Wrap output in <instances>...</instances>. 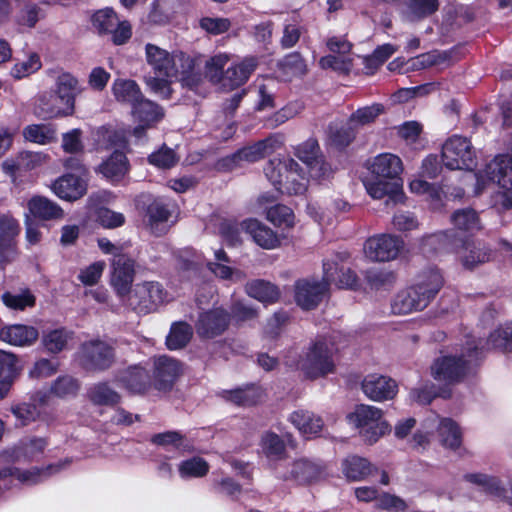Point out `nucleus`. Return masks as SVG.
I'll return each instance as SVG.
<instances>
[{"label":"nucleus","mask_w":512,"mask_h":512,"mask_svg":"<svg viewBox=\"0 0 512 512\" xmlns=\"http://www.w3.org/2000/svg\"><path fill=\"white\" fill-rule=\"evenodd\" d=\"M296 166L297 162L292 158H274L265 165L264 173L275 189L282 193L287 172H289V169L295 168Z\"/></svg>","instance_id":"35"},{"label":"nucleus","mask_w":512,"mask_h":512,"mask_svg":"<svg viewBox=\"0 0 512 512\" xmlns=\"http://www.w3.org/2000/svg\"><path fill=\"white\" fill-rule=\"evenodd\" d=\"M324 281L327 286L334 283L340 288H353L356 285L357 277L353 271L344 266H339L337 261L325 260L323 263Z\"/></svg>","instance_id":"34"},{"label":"nucleus","mask_w":512,"mask_h":512,"mask_svg":"<svg viewBox=\"0 0 512 512\" xmlns=\"http://www.w3.org/2000/svg\"><path fill=\"white\" fill-rule=\"evenodd\" d=\"M229 60L230 57L226 53H219L209 58L205 63V78L221 88L224 80V67Z\"/></svg>","instance_id":"42"},{"label":"nucleus","mask_w":512,"mask_h":512,"mask_svg":"<svg viewBox=\"0 0 512 512\" xmlns=\"http://www.w3.org/2000/svg\"><path fill=\"white\" fill-rule=\"evenodd\" d=\"M295 155L307 165L310 177L314 179L325 178L331 168L320 156V148L315 139H308L295 147Z\"/></svg>","instance_id":"17"},{"label":"nucleus","mask_w":512,"mask_h":512,"mask_svg":"<svg viewBox=\"0 0 512 512\" xmlns=\"http://www.w3.org/2000/svg\"><path fill=\"white\" fill-rule=\"evenodd\" d=\"M434 427H437L440 442L445 448L456 450L460 447L462 432L454 420L450 418L439 419L438 416H434L425 421V429H432Z\"/></svg>","instance_id":"23"},{"label":"nucleus","mask_w":512,"mask_h":512,"mask_svg":"<svg viewBox=\"0 0 512 512\" xmlns=\"http://www.w3.org/2000/svg\"><path fill=\"white\" fill-rule=\"evenodd\" d=\"M459 241L463 250V252H460V258L465 267L473 268L477 264L484 263L490 259V252L488 250L476 247L462 240Z\"/></svg>","instance_id":"47"},{"label":"nucleus","mask_w":512,"mask_h":512,"mask_svg":"<svg viewBox=\"0 0 512 512\" xmlns=\"http://www.w3.org/2000/svg\"><path fill=\"white\" fill-rule=\"evenodd\" d=\"M476 181L474 194H481L488 184L496 183L501 189L493 198L494 206L508 210L512 208V156H495L483 170L469 174Z\"/></svg>","instance_id":"4"},{"label":"nucleus","mask_w":512,"mask_h":512,"mask_svg":"<svg viewBox=\"0 0 512 512\" xmlns=\"http://www.w3.org/2000/svg\"><path fill=\"white\" fill-rule=\"evenodd\" d=\"M181 364L169 356H159L154 360V378L159 390H168L181 374Z\"/></svg>","instance_id":"29"},{"label":"nucleus","mask_w":512,"mask_h":512,"mask_svg":"<svg viewBox=\"0 0 512 512\" xmlns=\"http://www.w3.org/2000/svg\"><path fill=\"white\" fill-rule=\"evenodd\" d=\"M23 136L30 142L43 145L53 140L54 131L47 125L32 124L24 128Z\"/></svg>","instance_id":"56"},{"label":"nucleus","mask_w":512,"mask_h":512,"mask_svg":"<svg viewBox=\"0 0 512 512\" xmlns=\"http://www.w3.org/2000/svg\"><path fill=\"white\" fill-rule=\"evenodd\" d=\"M149 380L148 372L140 366L130 367L119 379V381L133 393L144 392L149 385Z\"/></svg>","instance_id":"38"},{"label":"nucleus","mask_w":512,"mask_h":512,"mask_svg":"<svg viewBox=\"0 0 512 512\" xmlns=\"http://www.w3.org/2000/svg\"><path fill=\"white\" fill-rule=\"evenodd\" d=\"M209 471V464L201 457H191L178 465V473L182 479L201 478Z\"/></svg>","instance_id":"45"},{"label":"nucleus","mask_w":512,"mask_h":512,"mask_svg":"<svg viewBox=\"0 0 512 512\" xmlns=\"http://www.w3.org/2000/svg\"><path fill=\"white\" fill-rule=\"evenodd\" d=\"M61 471V465H49L45 468H31L29 470H20L18 468H4L0 470V479L15 477L19 482L25 485L37 484L46 480L48 477Z\"/></svg>","instance_id":"30"},{"label":"nucleus","mask_w":512,"mask_h":512,"mask_svg":"<svg viewBox=\"0 0 512 512\" xmlns=\"http://www.w3.org/2000/svg\"><path fill=\"white\" fill-rule=\"evenodd\" d=\"M151 442L160 446H173L177 449L190 451L192 445L184 443V436L176 431H167L159 434H155L151 438Z\"/></svg>","instance_id":"61"},{"label":"nucleus","mask_w":512,"mask_h":512,"mask_svg":"<svg viewBox=\"0 0 512 512\" xmlns=\"http://www.w3.org/2000/svg\"><path fill=\"white\" fill-rule=\"evenodd\" d=\"M111 285L117 295L124 297L130 291L135 275V262L125 254L115 255L111 263Z\"/></svg>","instance_id":"16"},{"label":"nucleus","mask_w":512,"mask_h":512,"mask_svg":"<svg viewBox=\"0 0 512 512\" xmlns=\"http://www.w3.org/2000/svg\"><path fill=\"white\" fill-rule=\"evenodd\" d=\"M284 143L281 134H272L252 145L245 146L227 159L232 166H241L243 163H253L279 149Z\"/></svg>","instance_id":"13"},{"label":"nucleus","mask_w":512,"mask_h":512,"mask_svg":"<svg viewBox=\"0 0 512 512\" xmlns=\"http://www.w3.org/2000/svg\"><path fill=\"white\" fill-rule=\"evenodd\" d=\"M356 130L349 120L342 125L331 124L329 126V138L337 147H345L355 138Z\"/></svg>","instance_id":"52"},{"label":"nucleus","mask_w":512,"mask_h":512,"mask_svg":"<svg viewBox=\"0 0 512 512\" xmlns=\"http://www.w3.org/2000/svg\"><path fill=\"white\" fill-rule=\"evenodd\" d=\"M409 188L412 193L424 196L434 209L441 207L443 192L439 187L417 178L410 182Z\"/></svg>","instance_id":"43"},{"label":"nucleus","mask_w":512,"mask_h":512,"mask_svg":"<svg viewBox=\"0 0 512 512\" xmlns=\"http://www.w3.org/2000/svg\"><path fill=\"white\" fill-rule=\"evenodd\" d=\"M283 75L287 78L302 76L306 73V64L298 53L287 55L280 63Z\"/></svg>","instance_id":"60"},{"label":"nucleus","mask_w":512,"mask_h":512,"mask_svg":"<svg viewBox=\"0 0 512 512\" xmlns=\"http://www.w3.org/2000/svg\"><path fill=\"white\" fill-rule=\"evenodd\" d=\"M266 218L269 222L279 228H291L295 224L293 211L285 205H275L266 212Z\"/></svg>","instance_id":"49"},{"label":"nucleus","mask_w":512,"mask_h":512,"mask_svg":"<svg viewBox=\"0 0 512 512\" xmlns=\"http://www.w3.org/2000/svg\"><path fill=\"white\" fill-rule=\"evenodd\" d=\"M364 394L371 400L382 402L393 399L398 391L396 382L378 374L367 375L362 382Z\"/></svg>","instance_id":"22"},{"label":"nucleus","mask_w":512,"mask_h":512,"mask_svg":"<svg viewBox=\"0 0 512 512\" xmlns=\"http://www.w3.org/2000/svg\"><path fill=\"white\" fill-rule=\"evenodd\" d=\"M2 299L7 307L15 310H24L35 305V297L29 291L17 294L7 292L3 294Z\"/></svg>","instance_id":"62"},{"label":"nucleus","mask_w":512,"mask_h":512,"mask_svg":"<svg viewBox=\"0 0 512 512\" xmlns=\"http://www.w3.org/2000/svg\"><path fill=\"white\" fill-rule=\"evenodd\" d=\"M228 399L238 405H254L262 400L263 391L260 387L251 385L228 392Z\"/></svg>","instance_id":"48"},{"label":"nucleus","mask_w":512,"mask_h":512,"mask_svg":"<svg viewBox=\"0 0 512 512\" xmlns=\"http://www.w3.org/2000/svg\"><path fill=\"white\" fill-rule=\"evenodd\" d=\"M172 16V2L170 0H157L153 2L148 18L154 24L164 25L171 20Z\"/></svg>","instance_id":"59"},{"label":"nucleus","mask_w":512,"mask_h":512,"mask_svg":"<svg viewBox=\"0 0 512 512\" xmlns=\"http://www.w3.org/2000/svg\"><path fill=\"white\" fill-rule=\"evenodd\" d=\"M484 349L482 340L468 336L465 351L459 357L442 356L431 365V375L438 382L454 383L461 380Z\"/></svg>","instance_id":"5"},{"label":"nucleus","mask_w":512,"mask_h":512,"mask_svg":"<svg viewBox=\"0 0 512 512\" xmlns=\"http://www.w3.org/2000/svg\"><path fill=\"white\" fill-rule=\"evenodd\" d=\"M402 170L398 156L391 153L375 156L368 164L369 175L363 180L369 196L376 200L388 197V201H401L403 192L399 176Z\"/></svg>","instance_id":"1"},{"label":"nucleus","mask_w":512,"mask_h":512,"mask_svg":"<svg viewBox=\"0 0 512 512\" xmlns=\"http://www.w3.org/2000/svg\"><path fill=\"white\" fill-rule=\"evenodd\" d=\"M341 471L347 481L360 482L376 474L378 468L364 457L349 455L342 460Z\"/></svg>","instance_id":"28"},{"label":"nucleus","mask_w":512,"mask_h":512,"mask_svg":"<svg viewBox=\"0 0 512 512\" xmlns=\"http://www.w3.org/2000/svg\"><path fill=\"white\" fill-rule=\"evenodd\" d=\"M89 400L96 405H115L120 401V395L105 382L92 385L88 390Z\"/></svg>","instance_id":"44"},{"label":"nucleus","mask_w":512,"mask_h":512,"mask_svg":"<svg viewBox=\"0 0 512 512\" xmlns=\"http://www.w3.org/2000/svg\"><path fill=\"white\" fill-rule=\"evenodd\" d=\"M240 226L261 248L272 250L280 246L281 241L276 232L257 219H246Z\"/></svg>","instance_id":"27"},{"label":"nucleus","mask_w":512,"mask_h":512,"mask_svg":"<svg viewBox=\"0 0 512 512\" xmlns=\"http://www.w3.org/2000/svg\"><path fill=\"white\" fill-rule=\"evenodd\" d=\"M439 8L438 0H411L407 3L404 17L411 22L429 17Z\"/></svg>","instance_id":"39"},{"label":"nucleus","mask_w":512,"mask_h":512,"mask_svg":"<svg viewBox=\"0 0 512 512\" xmlns=\"http://www.w3.org/2000/svg\"><path fill=\"white\" fill-rule=\"evenodd\" d=\"M273 472L281 480L304 484L324 478L326 476V466L320 461L298 459L289 463H276Z\"/></svg>","instance_id":"8"},{"label":"nucleus","mask_w":512,"mask_h":512,"mask_svg":"<svg viewBox=\"0 0 512 512\" xmlns=\"http://www.w3.org/2000/svg\"><path fill=\"white\" fill-rule=\"evenodd\" d=\"M112 93L116 101L131 106V113L139 114L144 108L155 116L157 111L151 101L144 98L138 84L130 79H116L112 84Z\"/></svg>","instance_id":"14"},{"label":"nucleus","mask_w":512,"mask_h":512,"mask_svg":"<svg viewBox=\"0 0 512 512\" xmlns=\"http://www.w3.org/2000/svg\"><path fill=\"white\" fill-rule=\"evenodd\" d=\"M1 338L15 346L30 345L38 338V331L32 326L12 325L0 332Z\"/></svg>","instance_id":"36"},{"label":"nucleus","mask_w":512,"mask_h":512,"mask_svg":"<svg viewBox=\"0 0 512 512\" xmlns=\"http://www.w3.org/2000/svg\"><path fill=\"white\" fill-rule=\"evenodd\" d=\"M338 348L331 339L321 337L308 347L305 355L297 363L306 377L316 379L332 373L335 368L334 355Z\"/></svg>","instance_id":"6"},{"label":"nucleus","mask_w":512,"mask_h":512,"mask_svg":"<svg viewBox=\"0 0 512 512\" xmlns=\"http://www.w3.org/2000/svg\"><path fill=\"white\" fill-rule=\"evenodd\" d=\"M348 422L359 432L364 442L376 443L389 431L388 423L382 419V410L371 405H358L348 414Z\"/></svg>","instance_id":"7"},{"label":"nucleus","mask_w":512,"mask_h":512,"mask_svg":"<svg viewBox=\"0 0 512 512\" xmlns=\"http://www.w3.org/2000/svg\"><path fill=\"white\" fill-rule=\"evenodd\" d=\"M48 77L54 81L55 90L43 93L34 107V114L49 119L61 114L64 97L61 94L64 74L61 70H50Z\"/></svg>","instance_id":"12"},{"label":"nucleus","mask_w":512,"mask_h":512,"mask_svg":"<svg viewBox=\"0 0 512 512\" xmlns=\"http://www.w3.org/2000/svg\"><path fill=\"white\" fill-rule=\"evenodd\" d=\"M151 104L155 107V110L158 112L157 115H155V117L147 108H144L143 111L139 114L132 113L133 118L140 123V125L133 129V135L137 139H141L142 136L145 134V130L147 128L152 127L155 123L160 121L164 115L162 109L156 103L151 101Z\"/></svg>","instance_id":"51"},{"label":"nucleus","mask_w":512,"mask_h":512,"mask_svg":"<svg viewBox=\"0 0 512 512\" xmlns=\"http://www.w3.org/2000/svg\"><path fill=\"white\" fill-rule=\"evenodd\" d=\"M112 197L110 192L103 190L92 194L88 202L90 213H93L99 223L106 228L119 227L123 225L125 221L123 214L101 206V204L109 203Z\"/></svg>","instance_id":"20"},{"label":"nucleus","mask_w":512,"mask_h":512,"mask_svg":"<svg viewBox=\"0 0 512 512\" xmlns=\"http://www.w3.org/2000/svg\"><path fill=\"white\" fill-rule=\"evenodd\" d=\"M258 65L257 58L246 57L239 63L229 66L224 72L222 89L234 90L244 85Z\"/></svg>","instance_id":"26"},{"label":"nucleus","mask_w":512,"mask_h":512,"mask_svg":"<svg viewBox=\"0 0 512 512\" xmlns=\"http://www.w3.org/2000/svg\"><path fill=\"white\" fill-rule=\"evenodd\" d=\"M289 421L307 439L319 435L324 426L322 418L308 410L292 412Z\"/></svg>","instance_id":"31"},{"label":"nucleus","mask_w":512,"mask_h":512,"mask_svg":"<svg viewBox=\"0 0 512 512\" xmlns=\"http://www.w3.org/2000/svg\"><path fill=\"white\" fill-rule=\"evenodd\" d=\"M126 296L127 305L139 314L155 311L167 299L162 285L154 281L136 284Z\"/></svg>","instance_id":"10"},{"label":"nucleus","mask_w":512,"mask_h":512,"mask_svg":"<svg viewBox=\"0 0 512 512\" xmlns=\"http://www.w3.org/2000/svg\"><path fill=\"white\" fill-rule=\"evenodd\" d=\"M327 291V283L310 282L308 280H299L295 285L296 303L305 310L315 308Z\"/></svg>","instance_id":"25"},{"label":"nucleus","mask_w":512,"mask_h":512,"mask_svg":"<svg viewBox=\"0 0 512 512\" xmlns=\"http://www.w3.org/2000/svg\"><path fill=\"white\" fill-rule=\"evenodd\" d=\"M27 210L25 216L35 221H49L58 219L62 215V208L44 196H33L27 202Z\"/></svg>","instance_id":"32"},{"label":"nucleus","mask_w":512,"mask_h":512,"mask_svg":"<svg viewBox=\"0 0 512 512\" xmlns=\"http://www.w3.org/2000/svg\"><path fill=\"white\" fill-rule=\"evenodd\" d=\"M117 23V14L111 8L100 9L92 16V25L99 34L112 32Z\"/></svg>","instance_id":"53"},{"label":"nucleus","mask_w":512,"mask_h":512,"mask_svg":"<svg viewBox=\"0 0 512 512\" xmlns=\"http://www.w3.org/2000/svg\"><path fill=\"white\" fill-rule=\"evenodd\" d=\"M319 64L323 69L331 68L338 72L348 73L352 68L353 59L348 54H331L322 57L319 60Z\"/></svg>","instance_id":"58"},{"label":"nucleus","mask_w":512,"mask_h":512,"mask_svg":"<svg viewBox=\"0 0 512 512\" xmlns=\"http://www.w3.org/2000/svg\"><path fill=\"white\" fill-rule=\"evenodd\" d=\"M110 138L115 151L99 166V172L111 182H118L129 169L128 160L122 151L127 146V140L124 133L119 132H114Z\"/></svg>","instance_id":"11"},{"label":"nucleus","mask_w":512,"mask_h":512,"mask_svg":"<svg viewBox=\"0 0 512 512\" xmlns=\"http://www.w3.org/2000/svg\"><path fill=\"white\" fill-rule=\"evenodd\" d=\"M246 292L250 297L265 304L274 303L279 297L277 287L264 280H254L247 283Z\"/></svg>","instance_id":"40"},{"label":"nucleus","mask_w":512,"mask_h":512,"mask_svg":"<svg viewBox=\"0 0 512 512\" xmlns=\"http://www.w3.org/2000/svg\"><path fill=\"white\" fill-rule=\"evenodd\" d=\"M452 223L456 228L463 231H476L480 229V222L477 213L472 209H461L452 215Z\"/></svg>","instance_id":"55"},{"label":"nucleus","mask_w":512,"mask_h":512,"mask_svg":"<svg viewBox=\"0 0 512 512\" xmlns=\"http://www.w3.org/2000/svg\"><path fill=\"white\" fill-rule=\"evenodd\" d=\"M262 453L271 461L276 463L284 462L285 443L283 439L274 432H265L260 441Z\"/></svg>","instance_id":"37"},{"label":"nucleus","mask_w":512,"mask_h":512,"mask_svg":"<svg viewBox=\"0 0 512 512\" xmlns=\"http://www.w3.org/2000/svg\"><path fill=\"white\" fill-rule=\"evenodd\" d=\"M466 479L479 486L485 493L508 502L512 506V484L509 490L505 489L500 480L486 474H468Z\"/></svg>","instance_id":"33"},{"label":"nucleus","mask_w":512,"mask_h":512,"mask_svg":"<svg viewBox=\"0 0 512 512\" xmlns=\"http://www.w3.org/2000/svg\"><path fill=\"white\" fill-rule=\"evenodd\" d=\"M208 268L216 277L233 283L243 281L246 278L243 271L233 269L225 263H208Z\"/></svg>","instance_id":"64"},{"label":"nucleus","mask_w":512,"mask_h":512,"mask_svg":"<svg viewBox=\"0 0 512 512\" xmlns=\"http://www.w3.org/2000/svg\"><path fill=\"white\" fill-rule=\"evenodd\" d=\"M81 359L83 364L91 369L105 370L114 362L113 348L103 341H91L81 346Z\"/></svg>","instance_id":"18"},{"label":"nucleus","mask_w":512,"mask_h":512,"mask_svg":"<svg viewBox=\"0 0 512 512\" xmlns=\"http://www.w3.org/2000/svg\"><path fill=\"white\" fill-rule=\"evenodd\" d=\"M89 175L78 159L66 161V201L81 198L87 191Z\"/></svg>","instance_id":"21"},{"label":"nucleus","mask_w":512,"mask_h":512,"mask_svg":"<svg viewBox=\"0 0 512 512\" xmlns=\"http://www.w3.org/2000/svg\"><path fill=\"white\" fill-rule=\"evenodd\" d=\"M443 286L438 269H429L418 275L416 282L400 291L391 303L394 314L405 315L425 309Z\"/></svg>","instance_id":"3"},{"label":"nucleus","mask_w":512,"mask_h":512,"mask_svg":"<svg viewBox=\"0 0 512 512\" xmlns=\"http://www.w3.org/2000/svg\"><path fill=\"white\" fill-rule=\"evenodd\" d=\"M384 110L383 105L375 103L357 109L349 118L350 123L358 129L372 123Z\"/></svg>","instance_id":"54"},{"label":"nucleus","mask_w":512,"mask_h":512,"mask_svg":"<svg viewBox=\"0 0 512 512\" xmlns=\"http://www.w3.org/2000/svg\"><path fill=\"white\" fill-rule=\"evenodd\" d=\"M307 177L305 173L300 170L299 165L295 168L289 169L285 176V183L282 193L289 195H301L307 189Z\"/></svg>","instance_id":"46"},{"label":"nucleus","mask_w":512,"mask_h":512,"mask_svg":"<svg viewBox=\"0 0 512 512\" xmlns=\"http://www.w3.org/2000/svg\"><path fill=\"white\" fill-rule=\"evenodd\" d=\"M145 55L148 65L154 74L162 77H180L183 85L196 89L201 78L193 73L195 60L181 51L172 53L148 43L145 46Z\"/></svg>","instance_id":"2"},{"label":"nucleus","mask_w":512,"mask_h":512,"mask_svg":"<svg viewBox=\"0 0 512 512\" xmlns=\"http://www.w3.org/2000/svg\"><path fill=\"white\" fill-rule=\"evenodd\" d=\"M48 159V155L43 152L21 151L14 158L6 159L2 163V169L6 174L15 176L16 172H27L41 167Z\"/></svg>","instance_id":"24"},{"label":"nucleus","mask_w":512,"mask_h":512,"mask_svg":"<svg viewBox=\"0 0 512 512\" xmlns=\"http://www.w3.org/2000/svg\"><path fill=\"white\" fill-rule=\"evenodd\" d=\"M512 351V321L505 322L498 326L486 340L484 348Z\"/></svg>","instance_id":"41"},{"label":"nucleus","mask_w":512,"mask_h":512,"mask_svg":"<svg viewBox=\"0 0 512 512\" xmlns=\"http://www.w3.org/2000/svg\"><path fill=\"white\" fill-rule=\"evenodd\" d=\"M403 247V241L393 235L381 234L369 238L364 245L366 257L373 261L395 259Z\"/></svg>","instance_id":"15"},{"label":"nucleus","mask_w":512,"mask_h":512,"mask_svg":"<svg viewBox=\"0 0 512 512\" xmlns=\"http://www.w3.org/2000/svg\"><path fill=\"white\" fill-rule=\"evenodd\" d=\"M12 414L21 426L34 422L39 416V410L33 403H20L11 407Z\"/></svg>","instance_id":"63"},{"label":"nucleus","mask_w":512,"mask_h":512,"mask_svg":"<svg viewBox=\"0 0 512 512\" xmlns=\"http://www.w3.org/2000/svg\"><path fill=\"white\" fill-rule=\"evenodd\" d=\"M85 90L83 83L72 75L66 74V116L75 111V101Z\"/></svg>","instance_id":"57"},{"label":"nucleus","mask_w":512,"mask_h":512,"mask_svg":"<svg viewBox=\"0 0 512 512\" xmlns=\"http://www.w3.org/2000/svg\"><path fill=\"white\" fill-rule=\"evenodd\" d=\"M230 315L223 308H213L200 313L196 323L197 333L204 338H214L229 326Z\"/></svg>","instance_id":"19"},{"label":"nucleus","mask_w":512,"mask_h":512,"mask_svg":"<svg viewBox=\"0 0 512 512\" xmlns=\"http://www.w3.org/2000/svg\"><path fill=\"white\" fill-rule=\"evenodd\" d=\"M476 155L470 140L453 135L442 146V161L450 170H472Z\"/></svg>","instance_id":"9"},{"label":"nucleus","mask_w":512,"mask_h":512,"mask_svg":"<svg viewBox=\"0 0 512 512\" xmlns=\"http://www.w3.org/2000/svg\"><path fill=\"white\" fill-rule=\"evenodd\" d=\"M192 336V329L190 325L184 322L175 323L172 325L169 335L166 339L167 347L171 350H176L184 347Z\"/></svg>","instance_id":"50"}]
</instances>
